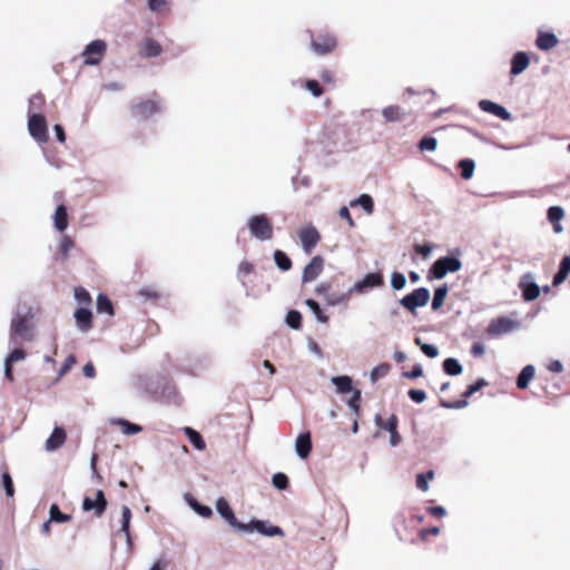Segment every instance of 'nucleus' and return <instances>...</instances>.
Segmentation results:
<instances>
[{
	"label": "nucleus",
	"instance_id": "f257e3e1",
	"mask_svg": "<svg viewBox=\"0 0 570 570\" xmlns=\"http://www.w3.org/2000/svg\"><path fill=\"white\" fill-rule=\"evenodd\" d=\"M35 314L30 306H19L14 312L9 328V345L18 346L33 338Z\"/></svg>",
	"mask_w": 570,
	"mask_h": 570
},
{
	"label": "nucleus",
	"instance_id": "f03ea898",
	"mask_svg": "<svg viewBox=\"0 0 570 570\" xmlns=\"http://www.w3.org/2000/svg\"><path fill=\"white\" fill-rule=\"evenodd\" d=\"M461 267L462 262L458 257L453 255L442 256L431 265L428 272V278L430 281L442 279L448 273H455L460 271Z\"/></svg>",
	"mask_w": 570,
	"mask_h": 570
},
{
	"label": "nucleus",
	"instance_id": "7ed1b4c3",
	"mask_svg": "<svg viewBox=\"0 0 570 570\" xmlns=\"http://www.w3.org/2000/svg\"><path fill=\"white\" fill-rule=\"evenodd\" d=\"M247 228L257 240L267 242L273 237V225L266 214L253 215L247 220Z\"/></svg>",
	"mask_w": 570,
	"mask_h": 570
},
{
	"label": "nucleus",
	"instance_id": "20e7f679",
	"mask_svg": "<svg viewBox=\"0 0 570 570\" xmlns=\"http://www.w3.org/2000/svg\"><path fill=\"white\" fill-rule=\"evenodd\" d=\"M431 294L429 288L419 287L413 289L411 293L401 297L397 303L404 307L411 314L415 315L419 307H424L430 301Z\"/></svg>",
	"mask_w": 570,
	"mask_h": 570
},
{
	"label": "nucleus",
	"instance_id": "39448f33",
	"mask_svg": "<svg viewBox=\"0 0 570 570\" xmlns=\"http://www.w3.org/2000/svg\"><path fill=\"white\" fill-rule=\"evenodd\" d=\"M258 532L259 534L268 538L284 537V530L272 524L268 520L252 519L248 523H245L243 533Z\"/></svg>",
	"mask_w": 570,
	"mask_h": 570
},
{
	"label": "nucleus",
	"instance_id": "423d86ee",
	"mask_svg": "<svg viewBox=\"0 0 570 570\" xmlns=\"http://www.w3.org/2000/svg\"><path fill=\"white\" fill-rule=\"evenodd\" d=\"M28 130L30 136L36 139L38 142L43 144L47 142L48 136V125L45 116L41 114H29L28 116Z\"/></svg>",
	"mask_w": 570,
	"mask_h": 570
},
{
	"label": "nucleus",
	"instance_id": "0eeeda50",
	"mask_svg": "<svg viewBox=\"0 0 570 570\" xmlns=\"http://www.w3.org/2000/svg\"><path fill=\"white\" fill-rule=\"evenodd\" d=\"M106 50L107 45L104 40L96 39L89 42L81 53L85 65L97 66L101 61Z\"/></svg>",
	"mask_w": 570,
	"mask_h": 570
},
{
	"label": "nucleus",
	"instance_id": "6e6552de",
	"mask_svg": "<svg viewBox=\"0 0 570 570\" xmlns=\"http://www.w3.org/2000/svg\"><path fill=\"white\" fill-rule=\"evenodd\" d=\"M384 284L383 275L380 272L367 273L362 279L354 283L350 293L365 294Z\"/></svg>",
	"mask_w": 570,
	"mask_h": 570
},
{
	"label": "nucleus",
	"instance_id": "1a4fd4ad",
	"mask_svg": "<svg viewBox=\"0 0 570 570\" xmlns=\"http://www.w3.org/2000/svg\"><path fill=\"white\" fill-rule=\"evenodd\" d=\"M108 501L106 499L105 492L102 490H97L95 499L87 495L82 499L81 509L85 512L94 511V514L97 518H100L105 513Z\"/></svg>",
	"mask_w": 570,
	"mask_h": 570
},
{
	"label": "nucleus",
	"instance_id": "9d476101",
	"mask_svg": "<svg viewBox=\"0 0 570 570\" xmlns=\"http://www.w3.org/2000/svg\"><path fill=\"white\" fill-rule=\"evenodd\" d=\"M216 511L229 524L232 529L239 532L243 531L245 523L237 520L232 507L225 498L220 497L217 499Z\"/></svg>",
	"mask_w": 570,
	"mask_h": 570
},
{
	"label": "nucleus",
	"instance_id": "9b49d317",
	"mask_svg": "<svg viewBox=\"0 0 570 570\" xmlns=\"http://www.w3.org/2000/svg\"><path fill=\"white\" fill-rule=\"evenodd\" d=\"M519 288L522 294V298L525 302H532L540 295L541 288L535 283L534 275L532 273H525L522 275L519 282Z\"/></svg>",
	"mask_w": 570,
	"mask_h": 570
},
{
	"label": "nucleus",
	"instance_id": "f8f14e48",
	"mask_svg": "<svg viewBox=\"0 0 570 570\" xmlns=\"http://www.w3.org/2000/svg\"><path fill=\"white\" fill-rule=\"evenodd\" d=\"M337 46V40L332 35H320L316 39L312 40L311 47L318 56H324L334 51Z\"/></svg>",
	"mask_w": 570,
	"mask_h": 570
},
{
	"label": "nucleus",
	"instance_id": "ddd939ff",
	"mask_svg": "<svg viewBox=\"0 0 570 570\" xmlns=\"http://www.w3.org/2000/svg\"><path fill=\"white\" fill-rule=\"evenodd\" d=\"M323 267L324 258L320 255L314 256L303 269L302 283L307 284L315 281L323 272Z\"/></svg>",
	"mask_w": 570,
	"mask_h": 570
},
{
	"label": "nucleus",
	"instance_id": "4468645a",
	"mask_svg": "<svg viewBox=\"0 0 570 570\" xmlns=\"http://www.w3.org/2000/svg\"><path fill=\"white\" fill-rule=\"evenodd\" d=\"M159 110V104L155 100L140 101L132 106L134 115L140 119H148L158 114Z\"/></svg>",
	"mask_w": 570,
	"mask_h": 570
},
{
	"label": "nucleus",
	"instance_id": "2eb2a0df",
	"mask_svg": "<svg viewBox=\"0 0 570 570\" xmlns=\"http://www.w3.org/2000/svg\"><path fill=\"white\" fill-rule=\"evenodd\" d=\"M67 439L66 430L62 426H55L51 434L46 441L45 448L47 452H55L60 449Z\"/></svg>",
	"mask_w": 570,
	"mask_h": 570
},
{
	"label": "nucleus",
	"instance_id": "dca6fc26",
	"mask_svg": "<svg viewBox=\"0 0 570 570\" xmlns=\"http://www.w3.org/2000/svg\"><path fill=\"white\" fill-rule=\"evenodd\" d=\"M299 240L305 253H311L320 240V234L313 226L304 228L299 233Z\"/></svg>",
	"mask_w": 570,
	"mask_h": 570
},
{
	"label": "nucleus",
	"instance_id": "f3484780",
	"mask_svg": "<svg viewBox=\"0 0 570 570\" xmlns=\"http://www.w3.org/2000/svg\"><path fill=\"white\" fill-rule=\"evenodd\" d=\"M73 317L76 321V325L78 330L82 333H87L92 327V313L87 307H78Z\"/></svg>",
	"mask_w": 570,
	"mask_h": 570
},
{
	"label": "nucleus",
	"instance_id": "a211bd4d",
	"mask_svg": "<svg viewBox=\"0 0 570 570\" xmlns=\"http://www.w3.org/2000/svg\"><path fill=\"white\" fill-rule=\"evenodd\" d=\"M530 65V58L525 51H517L511 58L510 73L512 76L521 75Z\"/></svg>",
	"mask_w": 570,
	"mask_h": 570
},
{
	"label": "nucleus",
	"instance_id": "6ab92c4d",
	"mask_svg": "<svg viewBox=\"0 0 570 570\" xmlns=\"http://www.w3.org/2000/svg\"><path fill=\"white\" fill-rule=\"evenodd\" d=\"M312 451V438L309 432L298 434L295 440V452L299 459H307Z\"/></svg>",
	"mask_w": 570,
	"mask_h": 570
},
{
	"label": "nucleus",
	"instance_id": "aec40b11",
	"mask_svg": "<svg viewBox=\"0 0 570 570\" xmlns=\"http://www.w3.org/2000/svg\"><path fill=\"white\" fill-rule=\"evenodd\" d=\"M559 43L558 37L551 31H538L535 46L542 51H549Z\"/></svg>",
	"mask_w": 570,
	"mask_h": 570
},
{
	"label": "nucleus",
	"instance_id": "412c9836",
	"mask_svg": "<svg viewBox=\"0 0 570 570\" xmlns=\"http://www.w3.org/2000/svg\"><path fill=\"white\" fill-rule=\"evenodd\" d=\"M184 500L188 504V507L198 515L203 518H209L213 514L212 508L199 503L191 493H185Z\"/></svg>",
	"mask_w": 570,
	"mask_h": 570
},
{
	"label": "nucleus",
	"instance_id": "4be33fe9",
	"mask_svg": "<svg viewBox=\"0 0 570 570\" xmlns=\"http://www.w3.org/2000/svg\"><path fill=\"white\" fill-rule=\"evenodd\" d=\"M161 52H163V47H161V45L158 41H156V40H154L151 38H146L142 41L141 50H140V55L142 57L156 58Z\"/></svg>",
	"mask_w": 570,
	"mask_h": 570
},
{
	"label": "nucleus",
	"instance_id": "5701e85b",
	"mask_svg": "<svg viewBox=\"0 0 570 570\" xmlns=\"http://www.w3.org/2000/svg\"><path fill=\"white\" fill-rule=\"evenodd\" d=\"M53 226L57 230L63 232L68 227V210L65 205H58L53 215Z\"/></svg>",
	"mask_w": 570,
	"mask_h": 570
},
{
	"label": "nucleus",
	"instance_id": "b1692460",
	"mask_svg": "<svg viewBox=\"0 0 570 570\" xmlns=\"http://www.w3.org/2000/svg\"><path fill=\"white\" fill-rule=\"evenodd\" d=\"M535 367L532 364L525 365L517 377V386L520 390H525L530 381L534 377Z\"/></svg>",
	"mask_w": 570,
	"mask_h": 570
},
{
	"label": "nucleus",
	"instance_id": "393cba45",
	"mask_svg": "<svg viewBox=\"0 0 570 570\" xmlns=\"http://www.w3.org/2000/svg\"><path fill=\"white\" fill-rule=\"evenodd\" d=\"M332 384L336 387L337 392L351 393L355 389H353V381L348 375H337L331 379Z\"/></svg>",
	"mask_w": 570,
	"mask_h": 570
},
{
	"label": "nucleus",
	"instance_id": "a878e982",
	"mask_svg": "<svg viewBox=\"0 0 570 570\" xmlns=\"http://www.w3.org/2000/svg\"><path fill=\"white\" fill-rule=\"evenodd\" d=\"M350 206H360L367 215H371L374 212V200L368 194H361L357 198L350 202Z\"/></svg>",
	"mask_w": 570,
	"mask_h": 570
},
{
	"label": "nucleus",
	"instance_id": "bb28decb",
	"mask_svg": "<svg viewBox=\"0 0 570 570\" xmlns=\"http://www.w3.org/2000/svg\"><path fill=\"white\" fill-rule=\"evenodd\" d=\"M517 312L511 313V316H501V334L510 333L521 327Z\"/></svg>",
	"mask_w": 570,
	"mask_h": 570
},
{
	"label": "nucleus",
	"instance_id": "cd10ccee",
	"mask_svg": "<svg viewBox=\"0 0 570 570\" xmlns=\"http://www.w3.org/2000/svg\"><path fill=\"white\" fill-rule=\"evenodd\" d=\"M443 372L450 376H458L462 374L463 366L455 357H448L442 363Z\"/></svg>",
	"mask_w": 570,
	"mask_h": 570
},
{
	"label": "nucleus",
	"instance_id": "c85d7f7f",
	"mask_svg": "<svg viewBox=\"0 0 570 570\" xmlns=\"http://www.w3.org/2000/svg\"><path fill=\"white\" fill-rule=\"evenodd\" d=\"M405 112L396 105H390L382 109V116L386 122L400 121Z\"/></svg>",
	"mask_w": 570,
	"mask_h": 570
},
{
	"label": "nucleus",
	"instance_id": "c756f323",
	"mask_svg": "<svg viewBox=\"0 0 570 570\" xmlns=\"http://www.w3.org/2000/svg\"><path fill=\"white\" fill-rule=\"evenodd\" d=\"M184 433L196 450L202 451L206 448V443L198 431L194 430L193 428L186 426L184 428Z\"/></svg>",
	"mask_w": 570,
	"mask_h": 570
},
{
	"label": "nucleus",
	"instance_id": "7c9ffc66",
	"mask_svg": "<svg viewBox=\"0 0 570 570\" xmlns=\"http://www.w3.org/2000/svg\"><path fill=\"white\" fill-rule=\"evenodd\" d=\"M448 293H449L448 284H442L441 286H439L434 289L432 304H431V307L433 311H438L443 306L444 299H445Z\"/></svg>",
	"mask_w": 570,
	"mask_h": 570
},
{
	"label": "nucleus",
	"instance_id": "2f4dec72",
	"mask_svg": "<svg viewBox=\"0 0 570 570\" xmlns=\"http://www.w3.org/2000/svg\"><path fill=\"white\" fill-rule=\"evenodd\" d=\"M96 305L98 313H106L110 316L115 314V308L110 298L104 293L98 294Z\"/></svg>",
	"mask_w": 570,
	"mask_h": 570
},
{
	"label": "nucleus",
	"instance_id": "473e14b6",
	"mask_svg": "<svg viewBox=\"0 0 570 570\" xmlns=\"http://www.w3.org/2000/svg\"><path fill=\"white\" fill-rule=\"evenodd\" d=\"M114 424L121 428V432L126 435H134L142 431V426L125 419H116L112 421Z\"/></svg>",
	"mask_w": 570,
	"mask_h": 570
},
{
	"label": "nucleus",
	"instance_id": "72a5a7b5",
	"mask_svg": "<svg viewBox=\"0 0 570 570\" xmlns=\"http://www.w3.org/2000/svg\"><path fill=\"white\" fill-rule=\"evenodd\" d=\"M275 265L278 269L282 272H287L292 268V259L288 257V255L281 250L276 249L273 254Z\"/></svg>",
	"mask_w": 570,
	"mask_h": 570
},
{
	"label": "nucleus",
	"instance_id": "f704fd0d",
	"mask_svg": "<svg viewBox=\"0 0 570 570\" xmlns=\"http://www.w3.org/2000/svg\"><path fill=\"white\" fill-rule=\"evenodd\" d=\"M305 305L309 308V311L313 313L317 322L320 323H327L328 316L323 312L321 308V305L318 302H316L313 298L305 299Z\"/></svg>",
	"mask_w": 570,
	"mask_h": 570
},
{
	"label": "nucleus",
	"instance_id": "c9c22d12",
	"mask_svg": "<svg viewBox=\"0 0 570 570\" xmlns=\"http://www.w3.org/2000/svg\"><path fill=\"white\" fill-rule=\"evenodd\" d=\"M461 170V177L465 180L471 179L474 174L475 163L471 158H463L458 163Z\"/></svg>",
	"mask_w": 570,
	"mask_h": 570
},
{
	"label": "nucleus",
	"instance_id": "e433bc0d",
	"mask_svg": "<svg viewBox=\"0 0 570 570\" xmlns=\"http://www.w3.org/2000/svg\"><path fill=\"white\" fill-rule=\"evenodd\" d=\"M286 325L295 331L302 328V314L297 309H289L285 316Z\"/></svg>",
	"mask_w": 570,
	"mask_h": 570
},
{
	"label": "nucleus",
	"instance_id": "4c0bfd02",
	"mask_svg": "<svg viewBox=\"0 0 570 570\" xmlns=\"http://www.w3.org/2000/svg\"><path fill=\"white\" fill-rule=\"evenodd\" d=\"M49 519L56 523H66L71 520V515L67 513H62L58 507V504L53 503L49 508Z\"/></svg>",
	"mask_w": 570,
	"mask_h": 570
},
{
	"label": "nucleus",
	"instance_id": "58836bf2",
	"mask_svg": "<svg viewBox=\"0 0 570 570\" xmlns=\"http://www.w3.org/2000/svg\"><path fill=\"white\" fill-rule=\"evenodd\" d=\"M353 293H350V289L346 293H330L326 295V303L331 306H337L344 303H347L351 298V295Z\"/></svg>",
	"mask_w": 570,
	"mask_h": 570
},
{
	"label": "nucleus",
	"instance_id": "ea45409f",
	"mask_svg": "<svg viewBox=\"0 0 570 570\" xmlns=\"http://www.w3.org/2000/svg\"><path fill=\"white\" fill-rule=\"evenodd\" d=\"M421 151H435L438 148V139L433 136H424L417 145Z\"/></svg>",
	"mask_w": 570,
	"mask_h": 570
},
{
	"label": "nucleus",
	"instance_id": "a19ab883",
	"mask_svg": "<svg viewBox=\"0 0 570 570\" xmlns=\"http://www.w3.org/2000/svg\"><path fill=\"white\" fill-rule=\"evenodd\" d=\"M434 478V472L432 470H429L424 473H419L416 475V487L423 492H426L429 490V481H431Z\"/></svg>",
	"mask_w": 570,
	"mask_h": 570
},
{
	"label": "nucleus",
	"instance_id": "79ce46f5",
	"mask_svg": "<svg viewBox=\"0 0 570 570\" xmlns=\"http://www.w3.org/2000/svg\"><path fill=\"white\" fill-rule=\"evenodd\" d=\"M1 481H2V487L4 489V492H6V495L8 498H13L14 497V485H13V480L10 475V473L8 471H4L2 474H1Z\"/></svg>",
	"mask_w": 570,
	"mask_h": 570
},
{
	"label": "nucleus",
	"instance_id": "37998d69",
	"mask_svg": "<svg viewBox=\"0 0 570 570\" xmlns=\"http://www.w3.org/2000/svg\"><path fill=\"white\" fill-rule=\"evenodd\" d=\"M391 370V365L387 363H382L375 366L370 374V380L372 383H375L380 377L385 376Z\"/></svg>",
	"mask_w": 570,
	"mask_h": 570
},
{
	"label": "nucleus",
	"instance_id": "c03bdc74",
	"mask_svg": "<svg viewBox=\"0 0 570 570\" xmlns=\"http://www.w3.org/2000/svg\"><path fill=\"white\" fill-rule=\"evenodd\" d=\"M488 385V382L485 379H478L474 383L470 384L466 386L464 393H463V397L465 399H469L471 397L474 393H476L478 391H480L482 387L487 386Z\"/></svg>",
	"mask_w": 570,
	"mask_h": 570
},
{
	"label": "nucleus",
	"instance_id": "a18cd8bd",
	"mask_svg": "<svg viewBox=\"0 0 570 570\" xmlns=\"http://www.w3.org/2000/svg\"><path fill=\"white\" fill-rule=\"evenodd\" d=\"M406 286V277L400 272H393L391 275V287L394 291H401Z\"/></svg>",
	"mask_w": 570,
	"mask_h": 570
},
{
	"label": "nucleus",
	"instance_id": "49530a36",
	"mask_svg": "<svg viewBox=\"0 0 570 570\" xmlns=\"http://www.w3.org/2000/svg\"><path fill=\"white\" fill-rule=\"evenodd\" d=\"M564 210L561 206H550L547 210V217L550 223L561 222Z\"/></svg>",
	"mask_w": 570,
	"mask_h": 570
},
{
	"label": "nucleus",
	"instance_id": "de8ad7c7",
	"mask_svg": "<svg viewBox=\"0 0 570 570\" xmlns=\"http://www.w3.org/2000/svg\"><path fill=\"white\" fill-rule=\"evenodd\" d=\"M272 483L277 490H286L288 488V476L283 472H277L272 476Z\"/></svg>",
	"mask_w": 570,
	"mask_h": 570
},
{
	"label": "nucleus",
	"instance_id": "09e8293b",
	"mask_svg": "<svg viewBox=\"0 0 570 570\" xmlns=\"http://www.w3.org/2000/svg\"><path fill=\"white\" fill-rule=\"evenodd\" d=\"M352 393V396L347 400V406L353 411L355 415H358L362 394L360 390H354Z\"/></svg>",
	"mask_w": 570,
	"mask_h": 570
},
{
	"label": "nucleus",
	"instance_id": "8fccbe9b",
	"mask_svg": "<svg viewBox=\"0 0 570 570\" xmlns=\"http://www.w3.org/2000/svg\"><path fill=\"white\" fill-rule=\"evenodd\" d=\"M73 297L80 304L89 305L91 303V296L89 292L81 286L75 288Z\"/></svg>",
	"mask_w": 570,
	"mask_h": 570
},
{
	"label": "nucleus",
	"instance_id": "3c124183",
	"mask_svg": "<svg viewBox=\"0 0 570 570\" xmlns=\"http://www.w3.org/2000/svg\"><path fill=\"white\" fill-rule=\"evenodd\" d=\"M130 520H131V510L127 505H122L121 508V527L120 531L122 533H127L130 529Z\"/></svg>",
	"mask_w": 570,
	"mask_h": 570
},
{
	"label": "nucleus",
	"instance_id": "603ef678",
	"mask_svg": "<svg viewBox=\"0 0 570 570\" xmlns=\"http://www.w3.org/2000/svg\"><path fill=\"white\" fill-rule=\"evenodd\" d=\"M479 107L482 111H485V112H489V114H492V115L499 117V104L498 102L483 99V100L479 101Z\"/></svg>",
	"mask_w": 570,
	"mask_h": 570
},
{
	"label": "nucleus",
	"instance_id": "864d4df0",
	"mask_svg": "<svg viewBox=\"0 0 570 570\" xmlns=\"http://www.w3.org/2000/svg\"><path fill=\"white\" fill-rule=\"evenodd\" d=\"M469 404L468 402V399L463 397L462 400H458V401H454V402H450V401H446V400H441L440 401V405L444 409H449V410H460V409H464Z\"/></svg>",
	"mask_w": 570,
	"mask_h": 570
},
{
	"label": "nucleus",
	"instance_id": "5fc2aeb1",
	"mask_svg": "<svg viewBox=\"0 0 570 570\" xmlns=\"http://www.w3.org/2000/svg\"><path fill=\"white\" fill-rule=\"evenodd\" d=\"M305 88L315 98H318L323 95V88L317 80H314V79L306 80Z\"/></svg>",
	"mask_w": 570,
	"mask_h": 570
},
{
	"label": "nucleus",
	"instance_id": "6e6d98bb",
	"mask_svg": "<svg viewBox=\"0 0 570 570\" xmlns=\"http://www.w3.org/2000/svg\"><path fill=\"white\" fill-rule=\"evenodd\" d=\"M26 356H27L26 352H24L22 348H20V347H17V346H16V347H14V348H13V350L8 354V355H7V357H6V360H4V361H7V363H9V364H12V365H13L16 362L24 360V358H26Z\"/></svg>",
	"mask_w": 570,
	"mask_h": 570
},
{
	"label": "nucleus",
	"instance_id": "4d7b16f0",
	"mask_svg": "<svg viewBox=\"0 0 570 570\" xmlns=\"http://www.w3.org/2000/svg\"><path fill=\"white\" fill-rule=\"evenodd\" d=\"M407 395L416 404H421L426 400V393L423 390L411 389Z\"/></svg>",
	"mask_w": 570,
	"mask_h": 570
},
{
	"label": "nucleus",
	"instance_id": "13d9d810",
	"mask_svg": "<svg viewBox=\"0 0 570 570\" xmlns=\"http://www.w3.org/2000/svg\"><path fill=\"white\" fill-rule=\"evenodd\" d=\"M76 364V356L70 354L66 357L63 364L61 365L60 370L58 371V376L61 377L65 374H67L70 368Z\"/></svg>",
	"mask_w": 570,
	"mask_h": 570
},
{
	"label": "nucleus",
	"instance_id": "bf43d9fd",
	"mask_svg": "<svg viewBox=\"0 0 570 570\" xmlns=\"http://www.w3.org/2000/svg\"><path fill=\"white\" fill-rule=\"evenodd\" d=\"M73 247V242L70 237L65 236L60 244H59V250L63 257H67L70 249Z\"/></svg>",
	"mask_w": 570,
	"mask_h": 570
},
{
	"label": "nucleus",
	"instance_id": "052dcab7",
	"mask_svg": "<svg viewBox=\"0 0 570 570\" xmlns=\"http://www.w3.org/2000/svg\"><path fill=\"white\" fill-rule=\"evenodd\" d=\"M253 272H254V265L249 262L244 261V262H240V264L238 265L237 276L239 278H243Z\"/></svg>",
	"mask_w": 570,
	"mask_h": 570
},
{
	"label": "nucleus",
	"instance_id": "680f3d73",
	"mask_svg": "<svg viewBox=\"0 0 570 570\" xmlns=\"http://www.w3.org/2000/svg\"><path fill=\"white\" fill-rule=\"evenodd\" d=\"M397 424L399 420L396 415L392 414L386 422L383 424V430L387 431L389 433L397 431Z\"/></svg>",
	"mask_w": 570,
	"mask_h": 570
},
{
	"label": "nucleus",
	"instance_id": "e2e57ef3",
	"mask_svg": "<svg viewBox=\"0 0 570 570\" xmlns=\"http://www.w3.org/2000/svg\"><path fill=\"white\" fill-rule=\"evenodd\" d=\"M422 353L430 357L435 358L439 355V348L432 344H422Z\"/></svg>",
	"mask_w": 570,
	"mask_h": 570
},
{
	"label": "nucleus",
	"instance_id": "0e129e2a",
	"mask_svg": "<svg viewBox=\"0 0 570 570\" xmlns=\"http://www.w3.org/2000/svg\"><path fill=\"white\" fill-rule=\"evenodd\" d=\"M432 249H433V247L430 244H423V245L415 244L414 245V250L417 254L422 255L424 258H428L431 255Z\"/></svg>",
	"mask_w": 570,
	"mask_h": 570
},
{
	"label": "nucleus",
	"instance_id": "69168bd1",
	"mask_svg": "<svg viewBox=\"0 0 570 570\" xmlns=\"http://www.w3.org/2000/svg\"><path fill=\"white\" fill-rule=\"evenodd\" d=\"M422 375H423V367L421 364L413 365L411 371L404 373V376L406 379H411V380L417 379Z\"/></svg>",
	"mask_w": 570,
	"mask_h": 570
},
{
	"label": "nucleus",
	"instance_id": "338daca9",
	"mask_svg": "<svg viewBox=\"0 0 570 570\" xmlns=\"http://www.w3.org/2000/svg\"><path fill=\"white\" fill-rule=\"evenodd\" d=\"M45 99L41 94H36L29 99L30 109H40Z\"/></svg>",
	"mask_w": 570,
	"mask_h": 570
},
{
	"label": "nucleus",
	"instance_id": "774afa93",
	"mask_svg": "<svg viewBox=\"0 0 570 570\" xmlns=\"http://www.w3.org/2000/svg\"><path fill=\"white\" fill-rule=\"evenodd\" d=\"M558 271L566 275H569V273H570V256L569 255H566L561 258Z\"/></svg>",
	"mask_w": 570,
	"mask_h": 570
}]
</instances>
